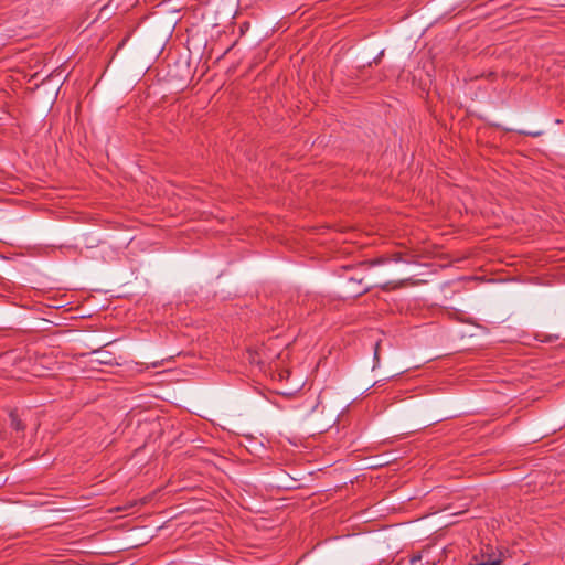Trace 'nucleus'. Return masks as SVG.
<instances>
[{
  "mask_svg": "<svg viewBox=\"0 0 565 565\" xmlns=\"http://www.w3.org/2000/svg\"><path fill=\"white\" fill-rule=\"evenodd\" d=\"M388 260H393L395 263L401 262L402 260L401 254H398V253L393 254L392 258H387V259L380 258V259L375 260L374 264H383V263L388 262Z\"/></svg>",
  "mask_w": 565,
  "mask_h": 565,
  "instance_id": "7ed1b4c3",
  "label": "nucleus"
},
{
  "mask_svg": "<svg viewBox=\"0 0 565 565\" xmlns=\"http://www.w3.org/2000/svg\"><path fill=\"white\" fill-rule=\"evenodd\" d=\"M93 361L95 362H99V363H109L108 360L105 359V356H97L96 359H94Z\"/></svg>",
  "mask_w": 565,
  "mask_h": 565,
  "instance_id": "20e7f679",
  "label": "nucleus"
},
{
  "mask_svg": "<svg viewBox=\"0 0 565 565\" xmlns=\"http://www.w3.org/2000/svg\"><path fill=\"white\" fill-rule=\"evenodd\" d=\"M151 365H152V367H157V366H159V363L158 362H152Z\"/></svg>",
  "mask_w": 565,
  "mask_h": 565,
  "instance_id": "423d86ee",
  "label": "nucleus"
},
{
  "mask_svg": "<svg viewBox=\"0 0 565 565\" xmlns=\"http://www.w3.org/2000/svg\"><path fill=\"white\" fill-rule=\"evenodd\" d=\"M376 347H379V343H376ZM374 356L377 359V348H375Z\"/></svg>",
  "mask_w": 565,
  "mask_h": 565,
  "instance_id": "39448f33",
  "label": "nucleus"
},
{
  "mask_svg": "<svg viewBox=\"0 0 565 565\" xmlns=\"http://www.w3.org/2000/svg\"><path fill=\"white\" fill-rule=\"evenodd\" d=\"M471 565H503L501 558H488Z\"/></svg>",
  "mask_w": 565,
  "mask_h": 565,
  "instance_id": "f03ea898",
  "label": "nucleus"
},
{
  "mask_svg": "<svg viewBox=\"0 0 565 565\" xmlns=\"http://www.w3.org/2000/svg\"><path fill=\"white\" fill-rule=\"evenodd\" d=\"M11 427L18 431L23 430L24 426L22 422L18 418L15 413H10Z\"/></svg>",
  "mask_w": 565,
  "mask_h": 565,
  "instance_id": "f257e3e1",
  "label": "nucleus"
}]
</instances>
